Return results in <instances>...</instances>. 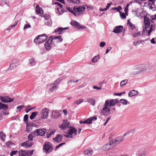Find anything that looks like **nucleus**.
Segmentation results:
<instances>
[{
  "instance_id": "338daca9",
  "label": "nucleus",
  "mask_w": 156,
  "mask_h": 156,
  "mask_svg": "<svg viewBox=\"0 0 156 156\" xmlns=\"http://www.w3.org/2000/svg\"><path fill=\"white\" fill-rule=\"evenodd\" d=\"M55 131L54 129L50 130L49 131V133L51 134V135L54 134L55 133Z\"/></svg>"
},
{
  "instance_id": "49530a36",
  "label": "nucleus",
  "mask_w": 156,
  "mask_h": 156,
  "mask_svg": "<svg viewBox=\"0 0 156 156\" xmlns=\"http://www.w3.org/2000/svg\"><path fill=\"white\" fill-rule=\"evenodd\" d=\"M133 36L134 37H136L138 36H139L140 35V32H138L137 33H133L132 34Z\"/></svg>"
},
{
  "instance_id": "5fc2aeb1",
  "label": "nucleus",
  "mask_w": 156,
  "mask_h": 156,
  "mask_svg": "<svg viewBox=\"0 0 156 156\" xmlns=\"http://www.w3.org/2000/svg\"><path fill=\"white\" fill-rule=\"evenodd\" d=\"M147 22H150V20L146 16H145L144 17V23H145Z\"/></svg>"
},
{
  "instance_id": "69168bd1",
  "label": "nucleus",
  "mask_w": 156,
  "mask_h": 156,
  "mask_svg": "<svg viewBox=\"0 0 156 156\" xmlns=\"http://www.w3.org/2000/svg\"><path fill=\"white\" fill-rule=\"evenodd\" d=\"M30 124L32 126H34L35 127L38 128V125L35 124L34 123H30Z\"/></svg>"
},
{
  "instance_id": "bb28decb",
  "label": "nucleus",
  "mask_w": 156,
  "mask_h": 156,
  "mask_svg": "<svg viewBox=\"0 0 156 156\" xmlns=\"http://www.w3.org/2000/svg\"><path fill=\"white\" fill-rule=\"evenodd\" d=\"M29 64L31 66H34L36 64V62L34 58L29 59Z\"/></svg>"
},
{
  "instance_id": "dca6fc26",
  "label": "nucleus",
  "mask_w": 156,
  "mask_h": 156,
  "mask_svg": "<svg viewBox=\"0 0 156 156\" xmlns=\"http://www.w3.org/2000/svg\"><path fill=\"white\" fill-rule=\"evenodd\" d=\"M108 107H109L107 105V103L105 102L101 112V113L103 115H105L106 113H108Z\"/></svg>"
},
{
  "instance_id": "864d4df0",
  "label": "nucleus",
  "mask_w": 156,
  "mask_h": 156,
  "mask_svg": "<svg viewBox=\"0 0 156 156\" xmlns=\"http://www.w3.org/2000/svg\"><path fill=\"white\" fill-rule=\"evenodd\" d=\"M18 151H12L10 153V155L11 156H13V155L17 154Z\"/></svg>"
},
{
  "instance_id": "a19ab883",
  "label": "nucleus",
  "mask_w": 156,
  "mask_h": 156,
  "mask_svg": "<svg viewBox=\"0 0 156 156\" xmlns=\"http://www.w3.org/2000/svg\"><path fill=\"white\" fill-rule=\"evenodd\" d=\"M28 115L27 114L25 115L24 116V120L26 124L28 123Z\"/></svg>"
},
{
  "instance_id": "393cba45",
  "label": "nucleus",
  "mask_w": 156,
  "mask_h": 156,
  "mask_svg": "<svg viewBox=\"0 0 156 156\" xmlns=\"http://www.w3.org/2000/svg\"><path fill=\"white\" fill-rule=\"evenodd\" d=\"M51 44L50 42H49L48 39V41L44 44L45 48L47 50L49 51L51 49Z\"/></svg>"
},
{
  "instance_id": "09e8293b",
  "label": "nucleus",
  "mask_w": 156,
  "mask_h": 156,
  "mask_svg": "<svg viewBox=\"0 0 156 156\" xmlns=\"http://www.w3.org/2000/svg\"><path fill=\"white\" fill-rule=\"evenodd\" d=\"M36 13L37 14H39V5L37 4V5L36 8Z\"/></svg>"
},
{
  "instance_id": "a18cd8bd",
  "label": "nucleus",
  "mask_w": 156,
  "mask_h": 156,
  "mask_svg": "<svg viewBox=\"0 0 156 156\" xmlns=\"http://www.w3.org/2000/svg\"><path fill=\"white\" fill-rule=\"evenodd\" d=\"M129 5H130L129 4H127L125 8L124 11H125V12L126 15H128L127 12L128 11V7Z\"/></svg>"
},
{
  "instance_id": "39448f33",
  "label": "nucleus",
  "mask_w": 156,
  "mask_h": 156,
  "mask_svg": "<svg viewBox=\"0 0 156 156\" xmlns=\"http://www.w3.org/2000/svg\"><path fill=\"white\" fill-rule=\"evenodd\" d=\"M43 149L45 151L46 153L47 154L53 151V148L50 143L47 142L45 143Z\"/></svg>"
},
{
  "instance_id": "a878e982",
  "label": "nucleus",
  "mask_w": 156,
  "mask_h": 156,
  "mask_svg": "<svg viewBox=\"0 0 156 156\" xmlns=\"http://www.w3.org/2000/svg\"><path fill=\"white\" fill-rule=\"evenodd\" d=\"M70 24L72 25L75 26L78 28H79V27H80V25L79 24V23L75 20H72L70 22Z\"/></svg>"
},
{
  "instance_id": "a211bd4d",
  "label": "nucleus",
  "mask_w": 156,
  "mask_h": 156,
  "mask_svg": "<svg viewBox=\"0 0 156 156\" xmlns=\"http://www.w3.org/2000/svg\"><path fill=\"white\" fill-rule=\"evenodd\" d=\"M33 144V142H30L27 140L23 143H21V145L22 146H24L26 147H30L32 146Z\"/></svg>"
},
{
  "instance_id": "2eb2a0df",
  "label": "nucleus",
  "mask_w": 156,
  "mask_h": 156,
  "mask_svg": "<svg viewBox=\"0 0 156 156\" xmlns=\"http://www.w3.org/2000/svg\"><path fill=\"white\" fill-rule=\"evenodd\" d=\"M129 72V74L130 75H134L139 74V72H138L136 69V66L133 67L132 68L130 69Z\"/></svg>"
},
{
  "instance_id": "e2e57ef3",
  "label": "nucleus",
  "mask_w": 156,
  "mask_h": 156,
  "mask_svg": "<svg viewBox=\"0 0 156 156\" xmlns=\"http://www.w3.org/2000/svg\"><path fill=\"white\" fill-rule=\"evenodd\" d=\"M78 80H76V81H74V80H69V82H68V84H69L70 83H77L78 82Z\"/></svg>"
},
{
  "instance_id": "f3484780",
  "label": "nucleus",
  "mask_w": 156,
  "mask_h": 156,
  "mask_svg": "<svg viewBox=\"0 0 156 156\" xmlns=\"http://www.w3.org/2000/svg\"><path fill=\"white\" fill-rule=\"evenodd\" d=\"M127 24L129 25L131 27V30H132L133 32L136 31L138 30V27L132 23L131 22H130L129 20H128Z\"/></svg>"
},
{
  "instance_id": "6ab92c4d",
  "label": "nucleus",
  "mask_w": 156,
  "mask_h": 156,
  "mask_svg": "<svg viewBox=\"0 0 156 156\" xmlns=\"http://www.w3.org/2000/svg\"><path fill=\"white\" fill-rule=\"evenodd\" d=\"M68 29V27H66L65 28L62 27H58L57 29L55 30L54 32L55 33H56L58 32V34H59L63 33L66 29Z\"/></svg>"
},
{
  "instance_id": "9d476101",
  "label": "nucleus",
  "mask_w": 156,
  "mask_h": 156,
  "mask_svg": "<svg viewBox=\"0 0 156 156\" xmlns=\"http://www.w3.org/2000/svg\"><path fill=\"white\" fill-rule=\"evenodd\" d=\"M107 103V105L109 107L113 106L115 104L118 102V101L116 99L107 100L105 101Z\"/></svg>"
},
{
  "instance_id": "c756f323",
  "label": "nucleus",
  "mask_w": 156,
  "mask_h": 156,
  "mask_svg": "<svg viewBox=\"0 0 156 156\" xmlns=\"http://www.w3.org/2000/svg\"><path fill=\"white\" fill-rule=\"evenodd\" d=\"M57 87V86L55 85V83L53 84H51L49 88L50 91L51 92H53Z\"/></svg>"
},
{
  "instance_id": "c03bdc74",
  "label": "nucleus",
  "mask_w": 156,
  "mask_h": 156,
  "mask_svg": "<svg viewBox=\"0 0 156 156\" xmlns=\"http://www.w3.org/2000/svg\"><path fill=\"white\" fill-rule=\"evenodd\" d=\"M120 101L123 105H126L127 104V101L125 99H121L120 100Z\"/></svg>"
},
{
  "instance_id": "c85d7f7f",
  "label": "nucleus",
  "mask_w": 156,
  "mask_h": 156,
  "mask_svg": "<svg viewBox=\"0 0 156 156\" xmlns=\"http://www.w3.org/2000/svg\"><path fill=\"white\" fill-rule=\"evenodd\" d=\"M26 125V131L28 133H29L32 130L31 127L32 126H31L30 123L27 124Z\"/></svg>"
},
{
  "instance_id": "4d7b16f0",
  "label": "nucleus",
  "mask_w": 156,
  "mask_h": 156,
  "mask_svg": "<svg viewBox=\"0 0 156 156\" xmlns=\"http://www.w3.org/2000/svg\"><path fill=\"white\" fill-rule=\"evenodd\" d=\"M113 9L116 10L117 11L119 12L120 10L122 9V8L120 6H118V7L115 8L114 9Z\"/></svg>"
},
{
  "instance_id": "b1692460",
  "label": "nucleus",
  "mask_w": 156,
  "mask_h": 156,
  "mask_svg": "<svg viewBox=\"0 0 156 156\" xmlns=\"http://www.w3.org/2000/svg\"><path fill=\"white\" fill-rule=\"evenodd\" d=\"M138 94L137 91L134 90H132L130 91L128 93V96L130 97H132L135 96L136 95Z\"/></svg>"
},
{
  "instance_id": "4be33fe9",
  "label": "nucleus",
  "mask_w": 156,
  "mask_h": 156,
  "mask_svg": "<svg viewBox=\"0 0 156 156\" xmlns=\"http://www.w3.org/2000/svg\"><path fill=\"white\" fill-rule=\"evenodd\" d=\"M112 144L111 143L107 144H105L102 148V150L104 151H107L109 150L112 148Z\"/></svg>"
},
{
  "instance_id": "0e129e2a",
  "label": "nucleus",
  "mask_w": 156,
  "mask_h": 156,
  "mask_svg": "<svg viewBox=\"0 0 156 156\" xmlns=\"http://www.w3.org/2000/svg\"><path fill=\"white\" fill-rule=\"evenodd\" d=\"M112 4V2L108 3L106 5V8H105L107 10L108 9Z\"/></svg>"
},
{
  "instance_id": "7ed1b4c3",
  "label": "nucleus",
  "mask_w": 156,
  "mask_h": 156,
  "mask_svg": "<svg viewBox=\"0 0 156 156\" xmlns=\"http://www.w3.org/2000/svg\"><path fill=\"white\" fill-rule=\"evenodd\" d=\"M62 39L61 38V36H51L49 38V42H50L51 44H53L54 46L57 43L61 42Z\"/></svg>"
},
{
  "instance_id": "58836bf2",
  "label": "nucleus",
  "mask_w": 156,
  "mask_h": 156,
  "mask_svg": "<svg viewBox=\"0 0 156 156\" xmlns=\"http://www.w3.org/2000/svg\"><path fill=\"white\" fill-rule=\"evenodd\" d=\"M5 134H4L2 131L1 132H0V137L1 139L3 141L5 140Z\"/></svg>"
},
{
  "instance_id": "473e14b6",
  "label": "nucleus",
  "mask_w": 156,
  "mask_h": 156,
  "mask_svg": "<svg viewBox=\"0 0 156 156\" xmlns=\"http://www.w3.org/2000/svg\"><path fill=\"white\" fill-rule=\"evenodd\" d=\"M38 113V112H32L30 116V119L31 120L33 119L37 115Z\"/></svg>"
},
{
  "instance_id": "72a5a7b5",
  "label": "nucleus",
  "mask_w": 156,
  "mask_h": 156,
  "mask_svg": "<svg viewBox=\"0 0 156 156\" xmlns=\"http://www.w3.org/2000/svg\"><path fill=\"white\" fill-rule=\"evenodd\" d=\"M46 130V129L43 128L41 129H40V136H43L45 133Z\"/></svg>"
},
{
  "instance_id": "aec40b11",
  "label": "nucleus",
  "mask_w": 156,
  "mask_h": 156,
  "mask_svg": "<svg viewBox=\"0 0 156 156\" xmlns=\"http://www.w3.org/2000/svg\"><path fill=\"white\" fill-rule=\"evenodd\" d=\"M48 38V37L45 34L40 35V43H42L45 41Z\"/></svg>"
},
{
  "instance_id": "f03ea898",
  "label": "nucleus",
  "mask_w": 156,
  "mask_h": 156,
  "mask_svg": "<svg viewBox=\"0 0 156 156\" xmlns=\"http://www.w3.org/2000/svg\"><path fill=\"white\" fill-rule=\"evenodd\" d=\"M77 130L74 127L70 126L68 129L67 132L64 134V136L67 138H72L76 135Z\"/></svg>"
},
{
  "instance_id": "37998d69",
  "label": "nucleus",
  "mask_w": 156,
  "mask_h": 156,
  "mask_svg": "<svg viewBox=\"0 0 156 156\" xmlns=\"http://www.w3.org/2000/svg\"><path fill=\"white\" fill-rule=\"evenodd\" d=\"M83 101V99L76 100L74 102V103L77 105H79Z\"/></svg>"
},
{
  "instance_id": "7c9ffc66",
  "label": "nucleus",
  "mask_w": 156,
  "mask_h": 156,
  "mask_svg": "<svg viewBox=\"0 0 156 156\" xmlns=\"http://www.w3.org/2000/svg\"><path fill=\"white\" fill-rule=\"evenodd\" d=\"M87 101L93 105H94L95 104V100L90 98L87 99Z\"/></svg>"
},
{
  "instance_id": "20e7f679",
  "label": "nucleus",
  "mask_w": 156,
  "mask_h": 156,
  "mask_svg": "<svg viewBox=\"0 0 156 156\" xmlns=\"http://www.w3.org/2000/svg\"><path fill=\"white\" fill-rule=\"evenodd\" d=\"M34 150L32 151H27L20 150L19 151V156H28L29 155H32L33 154Z\"/></svg>"
},
{
  "instance_id": "de8ad7c7",
  "label": "nucleus",
  "mask_w": 156,
  "mask_h": 156,
  "mask_svg": "<svg viewBox=\"0 0 156 156\" xmlns=\"http://www.w3.org/2000/svg\"><path fill=\"white\" fill-rule=\"evenodd\" d=\"M69 1L70 2L76 4H78L79 2V0H69Z\"/></svg>"
},
{
  "instance_id": "cd10ccee",
  "label": "nucleus",
  "mask_w": 156,
  "mask_h": 156,
  "mask_svg": "<svg viewBox=\"0 0 156 156\" xmlns=\"http://www.w3.org/2000/svg\"><path fill=\"white\" fill-rule=\"evenodd\" d=\"M8 108V106L7 105L5 104H2L0 102V109H3L4 110H6Z\"/></svg>"
},
{
  "instance_id": "e433bc0d",
  "label": "nucleus",
  "mask_w": 156,
  "mask_h": 156,
  "mask_svg": "<svg viewBox=\"0 0 156 156\" xmlns=\"http://www.w3.org/2000/svg\"><path fill=\"white\" fill-rule=\"evenodd\" d=\"M99 59V58L98 56H94L92 59V62L93 63H96L97 62Z\"/></svg>"
},
{
  "instance_id": "423d86ee",
  "label": "nucleus",
  "mask_w": 156,
  "mask_h": 156,
  "mask_svg": "<svg viewBox=\"0 0 156 156\" xmlns=\"http://www.w3.org/2000/svg\"><path fill=\"white\" fill-rule=\"evenodd\" d=\"M136 67L138 72H139V74L141 73L145 72L147 69V66L144 64L137 66Z\"/></svg>"
},
{
  "instance_id": "f257e3e1",
  "label": "nucleus",
  "mask_w": 156,
  "mask_h": 156,
  "mask_svg": "<svg viewBox=\"0 0 156 156\" xmlns=\"http://www.w3.org/2000/svg\"><path fill=\"white\" fill-rule=\"evenodd\" d=\"M67 9L70 12L73 13L75 16H78L80 15L85 10V8L83 6L77 7L76 6L74 7L73 10L70 8L67 7Z\"/></svg>"
},
{
  "instance_id": "9b49d317",
  "label": "nucleus",
  "mask_w": 156,
  "mask_h": 156,
  "mask_svg": "<svg viewBox=\"0 0 156 156\" xmlns=\"http://www.w3.org/2000/svg\"><path fill=\"white\" fill-rule=\"evenodd\" d=\"M123 139V137H119L113 140L111 143L112 145L115 144L116 145L121 142Z\"/></svg>"
},
{
  "instance_id": "f8f14e48",
  "label": "nucleus",
  "mask_w": 156,
  "mask_h": 156,
  "mask_svg": "<svg viewBox=\"0 0 156 156\" xmlns=\"http://www.w3.org/2000/svg\"><path fill=\"white\" fill-rule=\"evenodd\" d=\"M1 101L4 103H8L12 102L14 99L11 98L8 96H3L1 98Z\"/></svg>"
},
{
  "instance_id": "4468645a",
  "label": "nucleus",
  "mask_w": 156,
  "mask_h": 156,
  "mask_svg": "<svg viewBox=\"0 0 156 156\" xmlns=\"http://www.w3.org/2000/svg\"><path fill=\"white\" fill-rule=\"evenodd\" d=\"M19 61L15 59L12 60L10 63V67L11 69H13L15 68L19 63Z\"/></svg>"
},
{
  "instance_id": "603ef678",
  "label": "nucleus",
  "mask_w": 156,
  "mask_h": 156,
  "mask_svg": "<svg viewBox=\"0 0 156 156\" xmlns=\"http://www.w3.org/2000/svg\"><path fill=\"white\" fill-rule=\"evenodd\" d=\"M65 144V143H61L60 144H59L57 146L55 147V151H56L60 147L62 146L64 144Z\"/></svg>"
},
{
  "instance_id": "8fccbe9b",
  "label": "nucleus",
  "mask_w": 156,
  "mask_h": 156,
  "mask_svg": "<svg viewBox=\"0 0 156 156\" xmlns=\"http://www.w3.org/2000/svg\"><path fill=\"white\" fill-rule=\"evenodd\" d=\"M149 26L147 25H145L144 24V26L143 27L144 30L142 31L143 33L144 32H145V31H147V30H146L149 27Z\"/></svg>"
},
{
  "instance_id": "bf43d9fd",
  "label": "nucleus",
  "mask_w": 156,
  "mask_h": 156,
  "mask_svg": "<svg viewBox=\"0 0 156 156\" xmlns=\"http://www.w3.org/2000/svg\"><path fill=\"white\" fill-rule=\"evenodd\" d=\"M105 45H106V43H105V42H104V41L101 42V43L100 44V46L101 47H103L105 46Z\"/></svg>"
},
{
  "instance_id": "774afa93",
  "label": "nucleus",
  "mask_w": 156,
  "mask_h": 156,
  "mask_svg": "<svg viewBox=\"0 0 156 156\" xmlns=\"http://www.w3.org/2000/svg\"><path fill=\"white\" fill-rule=\"evenodd\" d=\"M44 11L43 10L42 8L40 7V15L43 14Z\"/></svg>"
},
{
  "instance_id": "6e6552de",
  "label": "nucleus",
  "mask_w": 156,
  "mask_h": 156,
  "mask_svg": "<svg viewBox=\"0 0 156 156\" xmlns=\"http://www.w3.org/2000/svg\"><path fill=\"white\" fill-rule=\"evenodd\" d=\"M48 109L46 108L43 109L41 112V118L42 119H46L48 117Z\"/></svg>"
},
{
  "instance_id": "4c0bfd02",
  "label": "nucleus",
  "mask_w": 156,
  "mask_h": 156,
  "mask_svg": "<svg viewBox=\"0 0 156 156\" xmlns=\"http://www.w3.org/2000/svg\"><path fill=\"white\" fill-rule=\"evenodd\" d=\"M128 82V80L127 79L122 80L120 83V85L121 87H122L126 84Z\"/></svg>"
},
{
  "instance_id": "13d9d810",
  "label": "nucleus",
  "mask_w": 156,
  "mask_h": 156,
  "mask_svg": "<svg viewBox=\"0 0 156 156\" xmlns=\"http://www.w3.org/2000/svg\"><path fill=\"white\" fill-rule=\"evenodd\" d=\"M17 22L15 24L12 25L10 27H9V28H8V30H10L12 28L14 27H15L17 25Z\"/></svg>"
},
{
  "instance_id": "0eeeda50",
  "label": "nucleus",
  "mask_w": 156,
  "mask_h": 156,
  "mask_svg": "<svg viewBox=\"0 0 156 156\" xmlns=\"http://www.w3.org/2000/svg\"><path fill=\"white\" fill-rule=\"evenodd\" d=\"M39 135V129H37L35 131L31 133L28 136V139L30 141L33 140V138Z\"/></svg>"
},
{
  "instance_id": "6e6d98bb",
  "label": "nucleus",
  "mask_w": 156,
  "mask_h": 156,
  "mask_svg": "<svg viewBox=\"0 0 156 156\" xmlns=\"http://www.w3.org/2000/svg\"><path fill=\"white\" fill-rule=\"evenodd\" d=\"M13 144L12 142L9 141L6 143V145L8 147H9L10 146Z\"/></svg>"
},
{
  "instance_id": "1a4fd4ad",
  "label": "nucleus",
  "mask_w": 156,
  "mask_h": 156,
  "mask_svg": "<svg viewBox=\"0 0 156 156\" xmlns=\"http://www.w3.org/2000/svg\"><path fill=\"white\" fill-rule=\"evenodd\" d=\"M62 113V111L53 110L52 112V118L56 119L60 116Z\"/></svg>"
},
{
  "instance_id": "052dcab7",
  "label": "nucleus",
  "mask_w": 156,
  "mask_h": 156,
  "mask_svg": "<svg viewBox=\"0 0 156 156\" xmlns=\"http://www.w3.org/2000/svg\"><path fill=\"white\" fill-rule=\"evenodd\" d=\"M24 107V105H22L20 106H19L16 107V109L19 110V111H20V110L23 108Z\"/></svg>"
},
{
  "instance_id": "ea45409f",
  "label": "nucleus",
  "mask_w": 156,
  "mask_h": 156,
  "mask_svg": "<svg viewBox=\"0 0 156 156\" xmlns=\"http://www.w3.org/2000/svg\"><path fill=\"white\" fill-rule=\"evenodd\" d=\"M44 23L45 24L48 26L50 25L52 23V21L49 19L48 20H46L44 21Z\"/></svg>"
},
{
  "instance_id": "2f4dec72",
  "label": "nucleus",
  "mask_w": 156,
  "mask_h": 156,
  "mask_svg": "<svg viewBox=\"0 0 156 156\" xmlns=\"http://www.w3.org/2000/svg\"><path fill=\"white\" fill-rule=\"evenodd\" d=\"M84 153L85 154L90 155L92 154L93 151L91 149L86 150L84 151Z\"/></svg>"
},
{
  "instance_id": "412c9836",
  "label": "nucleus",
  "mask_w": 156,
  "mask_h": 156,
  "mask_svg": "<svg viewBox=\"0 0 156 156\" xmlns=\"http://www.w3.org/2000/svg\"><path fill=\"white\" fill-rule=\"evenodd\" d=\"M69 124V122L68 121L64 120L63 123L60 126V127L64 129L68 127Z\"/></svg>"
},
{
  "instance_id": "c9c22d12",
  "label": "nucleus",
  "mask_w": 156,
  "mask_h": 156,
  "mask_svg": "<svg viewBox=\"0 0 156 156\" xmlns=\"http://www.w3.org/2000/svg\"><path fill=\"white\" fill-rule=\"evenodd\" d=\"M34 42L37 45L39 44V35H37L34 39Z\"/></svg>"
},
{
  "instance_id": "ddd939ff",
  "label": "nucleus",
  "mask_w": 156,
  "mask_h": 156,
  "mask_svg": "<svg viewBox=\"0 0 156 156\" xmlns=\"http://www.w3.org/2000/svg\"><path fill=\"white\" fill-rule=\"evenodd\" d=\"M123 27L122 26H119L115 27L112 32L115 33H119L122 32Z\"/></svg>"
},
{
  "instance_id": "f704fd0d",
  "label": "nucleus",
  "mask_w": 156,
  "mask_h": 156,
  "mask_svg": "<svg viewBox=\"0 0 156 156\" xmlns=\"http://www.w3.org/2000/svg\"><path fill=\"white\" fill-rule=\"evenodd\" d=\"M40 16H41L45 19V20H48L50 18V16L49 15L46 14L40 15Z\"/></svg>"
},
{
  "instance_id": "5701e85b",
  "label": "nucleus",
  "mask_w": 156,
  "mask_h": 156,
  "mask_svg": "<svg viewBox=\"0 0 156 156\" xmlns=\"http://www.w3.org/2000/svg\"><path fill=\"white\" fill-rule=\"evenodd\" d=\"M62 135H61L60 134H58L55 137L53 138V140L54 141H56L57 143H59L62 141Z\"/></svg>"
},
{
  "instance_id": "3c124183",
  "label": "nucleus",
  "mask_w": 156,
  "mask_h": 156,
  "mask_svg": "<svg viewBox=\"0 0 156 156\" xmlns=\"http://www.w3.org/2000/svg\"><path fill=\"white\" fill-rule=\"evenodd\" d=\"M120 15L121 18L122 19H125L126 18V16L124 12H120Z\"/></svg>"
},
{
  "instance_id": "79ce46f5",
  "label": "nucleus",
  "mask_w": 156,
  "mask_h": 156,
  "mask_svg": "<svg viewBox=\"0 0 156 156\" xmlns=\"http://www.w3.org/2000/svg\"><path fill=\"white\" fill-rule=\"evenodd\" d=\"M57 9L58 10L59 13L60 14H62L64 12V10L62 9V7L57 8Z\"/></svg>"
},
{
  "instance_id": "680f3d73",
  "label": "nucleus",
  "mask_w": 156,
  "mask_h": 156,
  "mask_svg": "<svg viewBox=\"0 0 156 156\" xmlns=\"http://www.w3.org/2000/svg\"><path fill=\"white\" fill-rule=\"evenodd\" d=\"M31 27V26L30 24H25L24 27L23 29L25 30L27 28H30Z\"/></svg>"
}]
</instances>
